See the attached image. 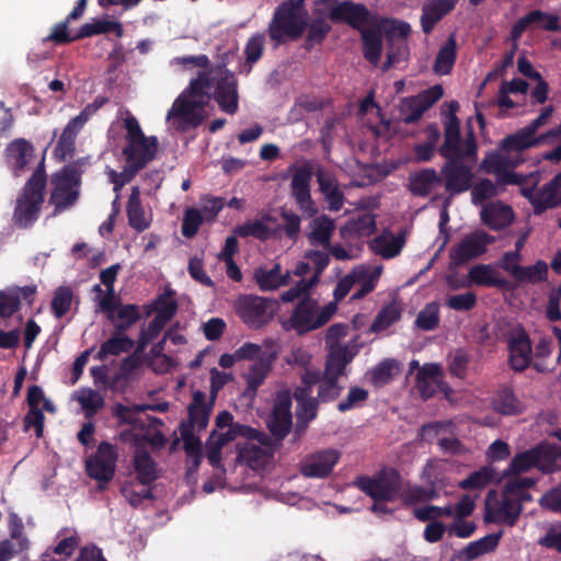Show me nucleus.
I'll return each instance as SVG.
<instances>
[{"instance_id": "obj_1", "label": "nucleus", "mask_w": 561, "mask_h": 561, "mask_svg": "<svg viewBox=\"0 0 561 561\" xmlns=\"http://www.w3.org/2000/svg\"><path fill=\"white\" fill-rule=\"evenodd\" d=\"M210 99L226 114L234 115L239 111L238 79L225 65L198 71L168 111L167 121H172L179 131L196 128L204 121L202 112Z\"/></svg>"}, {"instance_id": "obj_10", "label": "nucleus", "mask_w": 561, "mask_h": 561, "mask_svg": "<svg viewBox=\"0 0 561 561\" xmlns=\"http://www.w3.org/2000/svg\"><path fill=\"white\" fill-rule=\"evenodd\" d=\"M354 484L375 500L392 501L398 496L402 478L396 469L383 468L373 478L358 477Z\"/></svg>"}, {"instance_id": "obj_2", "label": "nucleus", "mask_w": 561, "mask_h": 561, "mask_svg": "<svg viewBox=\"0 0 561 561\" xmlns=\"http://www.w3.org/2000/svg\"><path fill=\"white\" fill-rule=\"evenodd\" d=\"M336 312V302L321 306L318 299L305 297L295 305L288 318L280 320V325L285 332L304 336L327 325Z\"/></svg>"}, {"instance_id": "obj_26", "label": "nucleus", "mask_w": 561, "mask_h": 561, "mask_svg": "<svg viewBox=\"0 0 561 561\" xmlns=\"http://www.w3.org/2000/svg\"><path fill=\"white\" fill-rule=\"evenodd\" d=\"M311 179V169L309 167H301L294 173L290 184L291 195L296 203L309 216H313L318 210L310 195Z\"/></svg>"}, {"instance_id": "obj_31", "label": "nucleus", "mask_w": 561, "mask_h": 561, "mask_svg": "<svg viewBox=\"0 0 561 561\" xmlns=\"http://www.w3.org/2000/svg\"><path fill=\"white\" fill-rule=\"evenodd\" d=\"M549 130L541 134L540 136H534L527 130L526 127L520 128L515 134L505 137L502 140V146L512 156L523 157V151L531 147H536L540 144H549Z\"/></svg>"}, {"instance_id": "obj_62", "label": "nucleus", "mask_w": 561, "mask_h": 561, "mask_svg": "<svg viewBox=\"0 0 561 561\" xmlns=\"http://www.w3.org/2000/svg\"><path fill=\"white\" fill-rule=\"evenodd\" d=\"M148 409L153 408L151 404H134L131 407H127L122 403H116L112 408V414L118 420L119 424L134 425L138 421V414L147 411Z\"/></svg>"}, {"instance_id": "obj_58", "label": "nucleus", "mask_w": 561, "mask_h": 561, "mask_svg": "<svg viewBox=\"0 0 561 561\" xmlns=\"http://www.w3.org/2000/svg\"><path fill=\"white\" fill-rule=\"evenodd\" d=\"M265 46V34L264 33H255L253 34L244 46V55H245V65L243 66L245 72L249 73L252 70V66L257 62L264 51Z\"/></svg>"}, {"instance_id": "obj_29", "label": "nucleus", "mask_w": 561, "mask_h": 561, "mask_svg": "<svg viewBox=\"0 0 561 561\" xmlns=\"http://www.w3.org/2000/svg\"><path fill=\"white\" fill-rule=\"evenodd\" d=\"M468 285L508 289L510 282L502 273L491 264H477L469 268L467 274Z\"/></svg>"}, {"instance_id": "obj_15", "label": "nucleus", "mask_w": 561, "mask_h": 561, "mask_svg": "<svg viewBox=\"0 0 561 561\" xmlns=\"http://www.w3.org/2000/svg\"><path fill=\"white\" fill-rule=\"evenodd\" d=\"M291 403L293 397L289 389L276 392L266 426L270 433L278 439H285L293 427Z\"/></svg>"}, {"instance_id": "obj_61", "label": "nucleus", "mask_w": 561, "mask_h": 561, "mask_svg": "<svg viewBox=\"0 0 561 561\" xmlns=\"http://www.w3.org/2000/svg\"><path fill=\"white\" fill-rule=\"evenodd\" d=\"M548 279V264L545 261H537L530 266H520L515 280L537 284Z\"/></svg>"}, {"instance_id": "obj_47", "label": "nucleus", "mask_w": 561, "mask_h": 561, "mask_svg": "<svg viewBox=\"0 0 561 561\" xmlns=\"http://www.w3.org/2000/svg\"><path fill=\"white\" fill-rule=\"evenodd\" d=\"M134 468L137 480L142 485H150L158 479L157 463L146 450L136 451L134 456Z\"/></svg>"}, {"instance_id": "obj_25", "label": "nucleus", "mask_w": 561, "mask_h": 561, "mask_svg": "<svg viewBox=\"0 0 561 561\" xmlns=\"http://www.w3.org/2000/svg\"><path fill=\"white\" fill-rule=\"evenodd\" d=\"M34 146L25 138L12 140L5 148L4 160L15 178L21 176L34 157Z\"/></svg>"}, {"instance_id": "obj_54", "label": "nucleus", "mask_w": 561, "mask_h": 561, "mask_svg": "<svg viewBox=\"0 0 561 561\" xmlns=\"http://www.w3.org/2000/svg\"><path fill=\"white\" fill-rule=\"evenodd\" d=\"M334 230V222L327 216H320L312 221V231L308 238L311 244L330 247V240Z\"/></svg>"}, {"instance_id": "obj_17", "label": "nucleus", "mask_w": 561, "mask_h": 561, "mask_svg": "<svg viewBox=\"0 0 561 561\" xmlns=\"http://www.w3.org/2000/svg\"><path fill=\"white\" fill-rule=\"evenodd\" d=\"M494 240L493 236L484 231H473L450 249V260L455 265L460 266L484 254Z\"/></svg>"}, {"instance_id": "obj_20", "label": "nucleus", "mask_w": 561, "mask_h": 561, "mask_svg": "<svg viewBox=\"0 0 561 561\" xmlns=\"http://www.w3.org/2000/svg\"><path fill=\"white\" fill-rule=\"evenodd\" d=\"M508 364L514 371H524L533 359L531 341L528 333L519 328L507 335Z\"/></svg>"}, {"instance_id": "obj_49", "label": "nucleus", "mask_w": 561, "mask_h": 561, "mask_svg": "<svg viewBox=\"0 0 561 561\" xmlns=\"http://www.w3.org/2000/svg\"><path fill=\"white\" fill-rule=\"evenodd\" d=\"M289 274L280 273V266L276 264L273 268L259 267L254 271V280L262 291H271L288 284Z\"/></svg>"}, {"instance_id": "obj_30", "label": "nucleus", "mask_w": 561, "mask_h": 561, "mask_svg": "<svg viewBox=\"0 0 561 561\" xmlns=\"http://www.w3.org/2000/svg\"><path fill=\"white\" fill-rule=\"evenodd\" d=\"M158 146L157 137L150 136L135 144H127L123 148V154L127 163H130L133 167L137 165L138 171H140L154 159Z\"/></svg>"}, {"instance_id": "obj_59", "label": "nucleus", "mask_w": 561, "mask_h": 561, "mask_svg": "<svg viewBox=\"0 0 561 561\" xmlns=\"http://www.w3.org/2000/svg\"><path fill=\"white\" fill-rule=\"evenodd\" d=\"M73 291L69 286H59L54 291L50 308L57 319L65 317L72 305Z\"/></svg>"}, {"instance_id": "obj_41", "label": "nucleus", "mask_w": 561, "mask_h": 561, "mask_svg": "<svg viewBox=\"0 0 561 561\" xmlns=\"http://www.w3.org/2000/svg\"><path fill=\"white\" fill-rule=\"evenodd\" d=\"M442 183L440 173L435 169L427 168L410 176V191L413 195L425 197Z\"/></svg>"}, {"instance_id": "obj_63", "label": "nucleus", "mask_w": 561, "mask_h": 561, "mask_svg": "<svg viewBox=\"0 0 561 561\" xmlns=\"http://www.w3.org/2000/svg\"><path fill=\"white\" fill-rule=\"evenodd\" d=\"M204 221L205 217H203L198 208L187 207L184 210V216L182 219V234L187 239L194 238L198 233V230Z\"/></svg>"}, {"instance_id": "obj_11", "label": "nucleus", "mask_w": 561, "mask_h": 561, "mask_svg": "<svg viewBox=\"0 0 561 561\" xmlns=\"http://www.w3.org/2000/svg\"><path fill=\"white\" fill-rule=\"evenodd\" d=\"M523 161V157L512 156L501 145L499 152H492L484 157L481 162V169L488 174L495 175L499 184H520L524 176L512 170Z\"/></svg>"}, {"instance_id": "obj_42", "label": "nucleus", "mask_w": 561, "mask_h": 561, "mask_svg": "<svg viewBox=\"0 0 561 561\" xmlns=\"http://www.w3.org/2000/svg\"><path fill=\"white\" fill-rule=\"evenodd\" d=\"M134 346L135 341L131 337L114 330L113 335L101 344L95 359L103 362L107 356H118L122 353H128Z\"/></svg>"}, {"instance_id": "obj_51", "label": "nucleus", "mask_w": 561, "mask_h": 561, "mask_svg": "<svg viewBox=\"0 0 561 561\" xmlns=\"http://www.w3.org/2000/svg\"><path fill=\"white\" fill-rule=\"evenodd\" d=\"M115 33L117 37L124 35L123 25L116 21L93 20L91 23H84L76 33V38H85L99 34Z\"/></svg>"}, {"instance_id": "obj_60", "label": "nucleus", "mask_w": 561, "mask_h": 561, "mask_svg": "<svg viewBox=\"0 0 561 561\" xmlns=\"http://www.w3.org/2000/svg\"><path fill=\"white\" fill-rule=\"evenodd\" d=\"M439 309L437 301L426 304L415 319V327L423 331L435 330L439 325Z\"/></svg>"}, {"instance_id": "obj_48", "label": "nucleus", "mask_w": 561, "mask_h": 561, "mask_svg": "<svg viewBox=\"0 0 561 561\" xmlns=\"http://www.w3.org/2000/svg\"><path fill=\"white\" fill-rule=\"evenodd\" d=\"M272 458L271 450H265L251 442L238 445V459L252 469L263 468Z\"/></svg>"}, {"instance_id": "obj_24", "label": "nucleus", "mask_w": 561, "mask_h": 561, "mask_svg": "<svg viewBox=\"0 0 561 561\" xmlns=\"http://www.w3.org/2000/svg\"><path fill=\"white\" fill-rule=\"evenodd\" d=\"M381 264L365 263L353 267V300L362 299L371 293L382 274Z\"/></svg>"}, {"instance_id": "obj_33", "label": "nucleus", "mask_w": 561, "mask_h": 561, "mask_svg": "<svg viewBox=\"0 0 561 561\" xmlns=\"http://www.w3.org/2000/svg\"><path fill=\"white\" fill-rule=\"evenodd\" d=\"M107 320L114 324V330L118 333H125L135 325L140 319V308L134 304H119L117 299V308L112 311H104Z\"/></svg>"}, {"instance_id": "obj_46", "label": "nucleus", "mask_w": 561, "mask_h": 561, "mask_svg": "<svg viewBox=\"0 0 561 561\" xmlns=\"http://www.w3.org/2000/svg\"><path fill=\"white\" fill-rule=\"evenodd\" d=\"M457 58V42L455 35H450L444 45L439 48L434 65L433 71L438 76L449 75L453 70Z\"/></svg>"}, {"instance_id": "obj_5", "label": "nucleus", "mask_w": 561, "mask_h": 561, "mask_svg": "<svg viewBox=\"0 0 561 561\" xmlns=\"http://www.w3.org/2000/svg\"><path fill=\"white\" fill-rule=\"evenodd\" d=\"M439 153L446 160L477 162V141L472 129L462 138L460 122L454 114H447L444 119V142Z\"/></svg>"}, {"instance_id": "obj_53", "label": "nucleus", "mask_w": 561, "mask_h": 561, "mask_svg": "<svg viewBox=\"0 0 561 561\" xmlns=\"http://www.w3.org/2000/svg\"><path fill=\"white\" fill-rule=\"evenodd\" d=\"M400 373V365L396 359L386 358L378 363L369 373L370 382L379 388L389 383Z\"/></svg>"}, {"instance_id": "obj_32", "label": "nucleus", "mask_w": 561, "mask_h": 561, "mask_svg": "<svg viewBox=\"0 0 561 561\" xmlns=\"http://www.w3.org/2000/svg\"><path fill=\"white\" fill-rule=\"evenodd\" d=\"M480 215L483 224L493 230L508 227L514 219L513 209L501 202L486 203Z\"/></svg>"}, {"instance_id": "obj_6", "label": "nucleus", "mask_w": 561, "mask_h": 561, "mask_svg": "<svg viewBox=\"0 0 561 561\" xmlns=\"http://www.w3.org/2000/svg\"><path fill=\"white\" fill-rule=\"evenodd\" d=\"M278 300L252 294H242L234 300V311L250 329H261L268 324L278 310Z\"/></svg>"}, {"instance_id": "obj_13", "label": "nucleus", "mask_w": 561, "mask_h": 561, "mask_svg": "<svg viewBox=\"0 0 561 561\" xmlns=\"http://www.w3.org/2000/svg\"><path fill=\"white\" fill-rule=\"evenodd\" d=\"M476 162L446 160L440 169V179L449 197L457 196L470 190L473 182Z\"/></svg>"}, {"instance_id": "obj_45", "label": "nucleus", "mask_w": 561, "mask_h": 561, "mask_svg": "<svg viewBox=\"0 0 561 561\" xmlns=\"http://www.w3.org/2000/svg\"><path fill=\"white\" fill-rule=\"evenodd\" d=\"M119 270L121 265L117 263L108 266L100 273V280L106 287L105 295L99 300L101 311H112L117 308L114 283L116 282Z\"/></svg>"}, {"instance_id": "obj_14", "label": "nucleus", "mask_w": 561, "mask_h": 561, "mask_svg": "<svg viewBox=\"0 0 561 561\" xmlns=\"http://www.w3.org/2000/svg\"><path fill=\"white\" fill-rule=\"evenodd\" d=\"M356 115L360 123L366 126L375 137H391V122L383 117L381 107L376 102V91L374 89H371L367 95L359 101Z\"/></svg>"}, {"instance_id": "obj_19", "label": "nucleus", "mask_w": 561, "mask_h": 561, "mask_svg": "<svg viewBox=\"0 0 561 561\" xmlns=\"http://www.w3.org/2000/svg\"><path fill=\"white\" fill-rule=\"evenodd\" d=\"M444 94L443 87L433 85L417 95L404 98L400 103V113L407 124L417 122Z\"/></svg>"}, {"instance_id": "obj_39", "label": "nucleus", "mask_w": 561, "mask_h": 561, "mask_svg": "<svg viewBox=\"0 0 561 561\" xmlns=\"http://www.w3.org/2000/svg\"><path fill=\"white\" fill-rule=\"evenodd\" d=\"M533 468L540 470L539 446L516 454L504 470L503 474L510 479L513 477H519L520 473L527 472Z\"/></svg>"}, {"instance_id": "obj_18", "label": "nucleus", "mask_w": 561, "mask_h": 561, "mask_svg": "<svg viewBox=\"0 0 561 561\" xmlns=\"http://www.w3.org/2000/svg\"><path fill=\"white\" fill-rule=\"evenodd\" d=\"M476 508V500L466 494L462 495L455 505L435 506L425 505L416 507L413 511V516L420 522L436 520L439 517H454L457 519L466 518L472 515Z\"/></svg>"}, {"instance_id": "obj_50", "label": "nucleus", "mask_w": 561, "mask_h": 561, "mask_svg": "<svg viewBox=\"0 0 561 561\" xmlns=\"http://www.w3.org/2000/svg\"><path fill=\"white\" fill-rule=\"evenodd\" d=\"M279 231V226L272 229L260 220L245 221L233 229V233L240 238L253 237L260 241H266L272 237H276Z\"/></svg>"}, {"instance_id": "obj_40", "label": "nucleus", "mask_w": 561, "mask_h": 561, "mask_svg": "<svg viewBox=\"0 0 561 561\" xmlns=\"http://www.w3.org/2000/svg\"><path fill=\"white\" fill-rule=\"evenodd\" d=\"M126 213L128 225L138 232H142L150 226V219L147 218L140 201V191L138 186L131 188L127 201Z\"/></svg>"}, {"instance_id": "obj_38", "label": "nucleus", "mask_w": 561, "mask_h": 561, "mask_svg": "<svg viewBox=\"0 0 561 561\" xmlns=\"http://www.w3.org/2000/svg\"><path fill=\"white\" fill-rule=\"evenodd\" d=\"M345 366H334L325 362L323 380L319 385L318 400L329 402L335 400L341 393V387L337 385V378L344 373Z\"/></svg>"}, {"instance_id": "obj_9", "label": "nucleus", "mask_w": 561, "mask_h": 561, "mask_svg": "<svg viewBox=\"0 0 561 561\" xmlns=\"http://www.w3.org/2000/svg\"><path fill=\"white\" fill-rule=\"evenodd\" d=\"M517 485L504 484L501 499L496 496L495 491H490L485 500V520L503 524L510 527L516 525L520 514L522 506L518 500L512 496Z\"/></svg>"}, {"instance_id": "obj_16", "label": "nucleus", "mask_w": 561, "mask_h": 561, "mask_svg": "<svg viewBox=\"0 0 561 561\" xmlns=\"http://www.w3.org/2000/svg\"><path fill=\"white\" fill-rule=\"evenodd\" d=\"M379 196L369 195L353 203V239L370 238L377 230Z\"/></svg>"}, {"instance_id": "obj_52", "label": "nucleus", "mask_w": 561, "mask_h": 561, "mask_svg": "<svg viewBox=\"0 0 561 561\" xmlns=\"http://www.w3.org/2000/svg\"><path fill=\"white\" fill-rule=\"evenodd\" d=\"M492 405L494 411L503 415H516L523 411L520 401L511 388L499 390L493 398Z\"/></svg>"}, {"instance_id": "obj_64", "label": "nucleus", "mask_w": 561, "mask_h": 561, "mask_svg": "<svg viewBox=\"0 0 561 561\" xmlns=\"http://www.w3.org/2000/svg\"><path fill=\"white\" fill-rule=\"evenodd\" d=\"M78 401L84 410L87 417L94 416L105 403L103 397L93 389L81 390Z\"/></svg>"}, {"instance_id": "obj_57", "label": "nucleus", "mask_w": 561, "mask_h": 561, "mask_svg": "<svg viewBox=\"0 0 561 561\" xmlns=\"http://www.w3.org/2000/svg\"><path fill=\"white\" fill-rule=\"evenodd\" d=\"M494 476V469L490 466H484L461 480L458 486L462 490H482L492 482Z\"/></svg>"}, {"instance_id": "obj_34", "label": "nucleus", "mask_w": 561, "mask_h": 561, "mask_svg": "<svg viewBox=\"0 0 561 561\" xmlns=\"http://www.w3.org/2000/svg\"><path fill=\"white\" fill-rule=\"evenodd\" d=\"M88 0H78L75 8L66 16V19L54 25L51 33L44 39V42H54L57 45L68 44L80 38H76V35L71 36L68 32V24L72 21H77L85 12Z\"/></svg>"}, {"instance_id": "obj_22", "label": "nucleus", "mask_w": 561, "mask_h": 561, "mask_svg": "<svg viewBox=\"0 0 561 561\" xmlns=\"http://www.w3.org/2000/svg\"><path fill=\"white\" fill-rule=\"evenodd\" d=\"M523 194L531 203L536 215H540L545 210L558 206L561 203V174H557L538 191L534 188H523Z\"/></svg>"}, {"instance_id": "obj_3", "label": "nucleus", "mask_w": 561, "mask_h": 561, "mask_svg": "<svg viewBox=\"0 0 561 561\" xmlns=\"http://www.w3.org/2000/svg\"><path fill=\"white\" fill-rule=\"evenodd\" d=\"M46 184L45 158L43 157L16 198L13 211L15 226L30 228L37 221L44 203Z\"/></svg>"}, {"instance_id": "obj_35", "label": "nucleus", "mask_w": 561, "mask_h": 561, "mask_svg": "<svg viewBox=\"0 0 561 561\" xmlns=\"http://www.w3.org/2000/svg\"><path fill=\"white\" fill-rule=\"evenodd\" d=\"M276 358V351L264 352V354L260 355L259 358L250 366L249 371L245 375L249 390L253 392L257 391L259 387L265 381Z\"/></svg>"}, {"instance_id": "obj_8", "label": "nucleus", "mask_w": 561, "mask_h": 561, "mask_svg": "<svg viewBox=\"0 0 561 561\" xmlns=\"http://www.w3.org/2000/svg\"><path fill=\"white\" fill-rule=\"evenodd\" d=\"M387 39V59L381 69L387 71L400 62L407 61L410 55L407 37L411 27L407 22L382 20L380 22Z\"/></svg>"}, {"instance_id": "obj_36", "label": "nucleus", "mask_w": 561, "mask_h": 561, "mask_svg": "<svg viewBox=\"0 0 561 561\" xmlns=\"http://www.w3.org/2000/svg\"><path fill=\"white\" fill-rule=\"evenodd\" d=\"M403 245L404 238L401 236H394L390 231H383L381 234L368 241L370 251L387 260L399 255Z\"/></svg>"}, {"instance_id": "obj_28", "label": "nucleus", "mask_w": 561, "mask_h": 561, "mask_svg": "<svg viewBox=\"0 0 561 561\" xmlns=\"http://www.w3.org/2000/svg\"><path fill=\"white\" fill-rule=\"evenodd\" d=\"M432 468V463L428 462L423 471V476L427 477L431 483L430 488L413 485L410 483H404L402 481L397 499H399L404 505H416L436 499L438 496V493L435 490L434 480H431Z\"/></svg>"}, {"instance_id": "obj_21", "label": "nucleus", "mask_w": 561, "mask_h": 561, "mask_svg": "<svg viewBox=\"0 0 561 561\" xmlns=\"http://www.w3.org/2000/svg\"><path fill=\"white\" fill-rule=\"evenodd\" d=\"M340 459V453L328 448L314 451L305 457L300 463V473L306 478H327Z\"/></svg>"}, {"instance_id": "obj_27", "label": "nucleus", "mask_w": 561, "mask_h": 561, "mask_svg": "<svg viewBox=\"0 0 561 561\" xmlns=\"http://www.w3.org/2000/svg\"><path fill=\"white\" fill-rule=\"evenodd\" d=\"M214 403V398H210L209 402H207L206 393L196 390L193 393L192 402L187 407V420L182 421L180 425H185L187 428L192 430H205L208 426Z\"/></svg>"}, {"instance_id": "obj_12", "label": "nucleus", "mask_w": 561, "mask_h": 561, "mask_svg": "<svg viewBox=\"0 0 561 561\" xmlns=\"http://www.w3.org/2000/svg\"><path fill=\"white\" fill-rule=\"evenodd\" d=\"M118 455L116 447L108 442H102L96 453L85 462L87 473L99 483V489H104L115 474Z\"/></svg>"}, {"instance_id": "obj_7", "label": "nucleus", "mask_w": 561, "mask_h": 561, "mask_svg": "<svg viewBox=\"0 0 561 561\" xmlns=\"http://www.w3.org/2000/svg\"><path fill=\"white\" fill-rule=\"evenodd\" d=\"M307 27L306 14H298L277 5L267 26V34L274 47L284 45L302 36Z\"/></svg>"}, {"instance_id": "obj_43", "label": "nucleus", "mask_w": 561, "mask_h": 561, "mask_svg": "<svg viewBox=\"0 0 561 561\" xmlns=\"http://www.w3.org/2000/svg\"><path fill=\"white\" fill-rule=\"evenodd\" d=\"M317 5H322L321 9H318L317 12L327 18L330 22L336 23H346L351 25V1H342L339 0H318Z\"/></svg>"}, {"instance_id": "obj_4", "label": "nucleus", "mask_w": 561, "mask_h": 561, "mask_svg": "<svg viewBox=\"0 0 561 561\" xmlns=\"http://www.w3.org/2000/svg\"><path fill=\"white\" fill-rule=\"evenodd\" d=\"M82 170L78 162H70L64 165L51 178L53 190L49 203L55 206L53 215L72 207L80 195Z\"/></svg>"}, {"instance_id": "obj_55", "label": "nucleus", "mask_w": 561, "mask_h": 561, "mask_svg": "<svg viewBox=\"0 0 561 561\" xmlns=\"http://www.w3.org/2000/svg\"><path fill=\"white\" fill-rule=\"evenodd\" d=\"M540 471L553 473L561 470V446L538 445Z\"/></svg>"}, {"instance_id": "obj_44", "label": "nucleus", "mask_w": 561, "mask_h": 561, "mask_svg": "<svg viewBox=\"0 0 561 561\" xmlns=\"http://www.w3.org/2000/svg\"><path fill=\"white\" fill-rule=\"evenodd\" d=\"M382 28H363V54L373 66H378L382 53Z\"/></svg>"}, {"instance_id": "obj_37", "label": "nucleus", "mask_w": 561, "mask_h": 561, "mask_svg": "<svg viewBox=\"0 0 561 561\" xmlns=\"http://www.w3.org/2000/svg\"><path fill=\"white\" fill-rule=\"evenodd\" d=\"M456 5L455 0H434L425 3L422 9L421 24L425 34H430L436 23Z\"/></svg>"}, {"instance_id": "obj_56", "label": "nucleus", "mask_w": 561, "mask_h": 561, "mask_svg": "<svg viewBox=\"0 0 561 561\" xmlns=\"http://www.w3.org/2000/svg\"><path fill=\"white\" fill-rule=\"evenodd\" d=\"M497 185H500L497 182L494 183L490 179H482L474 184L471 183V203L483 207L486 201L499 194Z\"/></svg>"}, {"instance_id": "obj_23", "label": "nucleus", "mask_w": 561, "mask_h": 561, "mask_svg": "<svg viewBox=\"0 0 561 561\" xmlns=\"http://www.w3.org/2000/svg\"><path fill=\"white\" fill-rule=\"evenodd\" d=\"M348 334L346 323H334L327 329L325 344L329 348L327 362L334 366H345L351 359V348L348 344L341 345L340 340Z\"/></svg>"}]
</instances>
